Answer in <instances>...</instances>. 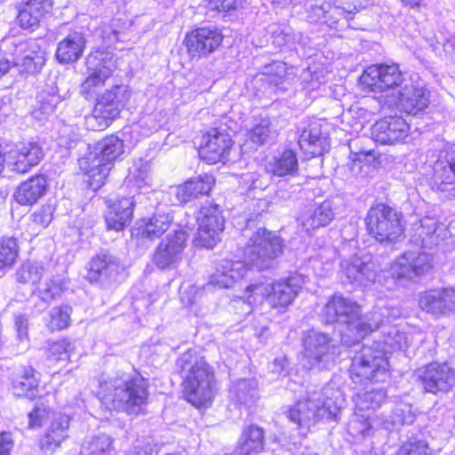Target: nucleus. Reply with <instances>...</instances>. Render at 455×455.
I'll return each mask as SVG.
<instances>
[{"label":"nucleus","mask_w":455,"mask_h":455,"mask_svg":"<svg viewBox=\"0 0 455 455\" xmlns=\"http://www.w3.org/2000/svg\"><path fill=\"white\" fill-rule=\"evenodd\" d=\"M75 347V342L68 339L51 341L48 344L47 360L52 363L70 360Z\"/></svg>","instance_id":"8fccbe9b"},{"label":"nucleus","mask_w":455,"mask_h":455,"mask_svg":"<svg viewBox=\"0 0 455 455\" xmlns=\"http://www.w3.org/2000/svg\"><path fill=\"white\" fill-rule=\"evenodd\" d=\"M172 217L169 213L156 212L151 218L142 219L139 230L140 234L149 239L161 236L170 228Z\"/></svg>","instance_id":"c03bdc74"},{"label":"nucleus","mask_w":455,"mask_h":455,"mask_svg":"<svg viewBox=\"0 0 455 455\" xmlns=\"http://www.w3.org/2000/svg\"><path fill=\"white\" fill-rule=\"evenodd\" d=\"M19 243L13 236H3L0 238V270L12 267L19 256Z\"/></svg>","instance_id":"603ef678"},{"label":"nucleus","mask_w":455,"mask_h":455,"mask_svg":"<svg viewBox=\"0 0 455 455\" xmlns=\"http://www.w3.org/2000/svg\"><path fill=\"white\" fill-rule=\"evenodd\" d=\"M183 375L184 395L196 407L207 406L213 398L214 372L196 350L188 349L176 362Z\"/></svg>","instance_id":"39448f33"},{"label":"nucleus","mask_w":455,"mask_h":455,"mask_svg":"<svg viewBox=\"0 0 455 455\" xmlns=\"http://www.w3.org/2000/svg\"><path fill=\"white\" fill-rule=\"evenodd\" d=\"M303 366L319 371L327 369L339 354L336 341L327 333L307 331L303 337Z\"/></svg>","instance_id":"9b49d317"},{"label":"nucleus","mask_w":455,"mask_h":455,"mask_svg":"<svg viewBox=\"0 0 455 455\" xmlns=\"http://www.w3.org/2000/svg\"><path fill=\"white\" fill-rule=\"evenodd\" d=\"M1 51L5 60L17 68L21 74L34 75L38 73L45 63V52L36 40L20 41L5 38L1 44Z\"/></svg>","instance_id":"0eeeda50"},{"label":"nucleus","mask_w":455,"mask_h":455,"mask_svg":"<svg viewBox=\"0 0 455 455\" xmlns=\"http://www.w3.org/2000/svg\"><path fill=\"white\" fill-rule=\"evenodd\" d=\"M124 152L123 140L111 135L100 140L93 151L78 160L80 170L88 176V182L93 189H98L104 184L115 161Z\"/></svg>","instance_id":"423d86ee"},{"label":"nucleus","mask_w":455,"mask_h":455,"mask_svg":"<svg viewBox=\"0 0 455 455\" xmlns=\"http://www.w3.org/2000/svg\"><path fill=\"white\" fill-rule=\"evenodd\" d=\"M265 171L276 177L295 175L299 171L296 152L291 149H284L280 155L272 156L266 162Z\"/></svg>","instance_id":"a19ab883"},{"label":"nucleus","mask_w":455,"mask_h":455,"mask_svg":"<svg viewBox=\"0 0 455 455\" xmlns=\"http://www.w3.org/2000/svg\"><path fill=\"white\" fill-rule=\"evenodd\" d=\"M336 208L332 200H324L305 211L299 217V223L306 232L328 226L335 218Z\"/></svg>","instance_id":"7c9ffc66"},{"label":"nucleus","mask_w":455,"mask_h":455,"mask_svg":"<svg viewBox=\"0 0 455 455\" xmlns=\"http://www.w3.org/2000/svg\"><path fill=\"white\" fill-rule=\"evenodd\" d=\"M379 314L381 322L375 330L379 327L382 329L383 339L374 341L373 345L379 349H385L386 355L393 351L408 348L411 342L410 336L395 325H385L382 319L383 314L380 312Z\"/></svg>","instance_id":"e433bc0d"},{"label":"nucleus","mask_w":455,"mask_h":455,"mask_svg":"<svg viewBox=\"0 0 455 455\" xmlns=\"http://www.w3.org/2000/svg\"><path fill=\"white\" fill-rule=\"evenodd\" d=\"M37 372L31 366H21L12 380V391L16 396L35 399L39 394Z\"/></svg>","instance_id":"4c0bfd02"},{"label":"nucleus","mask_w":455,"mask_h":455,"mask_svg":"<svg viewBox=\"0 0 455 455\" xmlns=\"http://www.w3.org/2000/svg\"><path fill=\"white\" fill-rule=\"evenodd\" d=\"M402 214L392 207L379 204L369 209L365 224L368 233L381 243H394L403 234Z\"/></svg>","instance_id":"6e6552de"},{"label":"nucleus","mask_w":455,"mask_h":455,"mask_svg":"<svg viewBox=\"0 0 455 455\" xmlns=\"http://www.w3.org/2000/svg\"><path fill=\"white\" fill-rule=\"evenodd\" d=\"M305 283L303 275L293 273L285 279L270 283L268 303L273 307H286L292 303Z\"/></svg>","instance_id":"393cba45"},{"label":"nucleus","mask_w":455,"mask_h":455,"mask_svg":"<svg viewBox=\"0 0 455 455\" xmlns=\"http://www.w3.org/2000/svg\"><path fill=\"white\" fill-rule=\"evenodd\" d=\"M419 308L435 318L455 313V289L451 287L429 289L419 294Z\"/></svg>","instance_id":"a211bd4d"},{"label":"nucleus","mask_w":455,"mask_h":455,"mask_svg":"<svg viewBox=\"0 0 455 455\" xmlns=\"http://www.w3.org/2000/svg\"><path fill=\"white\" fill-rule=\"evenodd\" d=\"M47 181L44 175L34 176L22 182L14 193L15 201L21 205L36 204L46 192Z\"/></svg>","instance_id":"58836bf2"},{"label":"nucleus","mask_w":455,"mask_h":455,"mask_svg":"<svg viewBox=\"0 0 455 455\" xmlns=\"http://www.w3.org/2000/svg\"><path fill=\"white\" fill-rule=\"evenodd\" d=\"M395 455H430V452L425 441L410 440L399 448Z\"/></svg>","instance_id":"69168bd1"},{"label":"nucleus","mask_w":455,"mask_h":455,"mask_svg":"<svg viewBox=\"0 0 455 455\" xmlns=\"http://www.w3.org/2000/svg\"><path fill=\"white\" fill-rule=\"evenodd\" d=\"M223 41L222 34L215 28H200L188 33L184 40L188 55L203 58L215 52Z\"/></svg>","instance_id":"412c9836"},{"label":"nucleus","mask_w":455,"mask_h":455,"mask_svg":"<svg viewBox=\"0 0 455 455\" xmlns=\"http://www.w3.org/2000/svg\"><path fill=\"white\" fill-rule=\"evenodd\" d=\"M135 197H123L108 205L105 222L108 230L121 231L128 226L133 216Z\"/></svg>","instance_id":"473e14b6"},{"label":"nucleus","mask_w":455,"mask_h":455,"mask_svg":"<svg viewBox=\"0 0 455 455\" xmlns=\"http://www.w3.org/2000/svg\"><path fill=\"white\" fill-rule=\"evenodd\" d=\"M326 11L324 24L330 28H335L342 20L347 22L352 19V15H348L347 11L341 7V4L336 3V0H333L332 4L328 3Z\"/></svg>","instance_id":"bf43d9fd"},{"label":"nucleus","mask_w":455,"mask_h":455,"mask_svg":"<svg viewBox=\"0 0 455 455\" xmlns=\"http://www.w3.org/2000/svg\"><path fill=\"white\" fill-rule=\"evenodd\" d=\"M188 237L183 230L169 234L157 246L153 256L154 264L161 269L175 266L182 258Z\"/></svg>","instance_id":"4be33fe9"},{"label":"nucleus","mask_w":455,"mask_h":455,"mask_svg":"<svg viewBox=\"0 0 455 455\" xmlns=\"http://www.w3.org/2000/svg\"><path fill=\"white\" fill-rule=\"evenodd\" d=\"M246 298L249 304H257L263 300L264 298L268 301V294H270V283H253L247 286L245 290Z\"/></svg>","instance_id":"0e129e2a"},{"label":"nucleus","mask_w":455,"mask_h":455,"mask_svg":"<svg viewBox=\"0 0 455 455\" xmlns=\"http://www.w3.org/2000/svg\"><path fill=\"white\" fill-rule=\"evenodd\" d=\"M265 76L270 84L275 85L282 84L284 79L290 76L288 68L284 62L275 61L264 68Z\"/></svg>","instance_id":"4d7b16f0"},{"label":"nucleus","mask_w":455,"mask_h":455,"mask_svg":"<svg viewBox=\"0 0 455 455\" xmlns=\"http://www.w3.org/2000/svg\"><path fill=\"white\" fill-rule=\"evenodd\" d=\"M198 229L196 243L204 248H213L220 241L224 230L225 220L221 211L216 204L204 205L197 212Z\"/></svg>","instance_id":"f8f14e48"},{"label":"nucleus","mask_w":455,"mask_h":455,"mask_svg":"<svg viewBox=\"0 0 455 455\" xmlns=\"http://www.w3.org/2000/svg\"><path fill=\"white\" fill-rule=\"evenodd\" d=\"M268 183L267 178L257 172L243 173L239 180L240 187L246 190H263L268 186Z\"/></svg>","instance_id":"680f3d73"},{"label":"nucleus","mask_w":455,"mask_h":455,"mask_svg":"<svg viewBox=\"0 0 455 455\" xmlns=\"http://www.w3.org/2000/svg\"><path fill=\"white\" fill-rule=\"evenodd\" d=\"M273 44L281 49L295 52L299 58H309L315 53V44L301 32L288 25L274 24L270 27Z\"/></svg>","instance_id":"f3484780"},{"label":"nucleus","mask_w":455,"mask_h":455,"mask_svg":"<svg viewBox=\"0 0 455 455\" xmlns=\"http://www.w3.org/2000/svg\"><path fill=\"white\" fill-rule=\"evenodd\" d=\"M123 270L124 266L120 259L108 251H101L91 259L86 279L91 283H98L102 288H108L116 283Z\"/></svg>","instance_id":"ddd939ff"},{"label":"nucleus","mask_w":455,"mask_h":455,"mask_svg":"<svg viewBox=\"0 0 455 455\" xmlns=\"http://www.w3.org/2000/svg\"><path fill=\"white\" fill-rule=\"evenodd\" d=\"M72 307L68 305H62L52 308L49 313L50 321L48 328L51 331H60L68 327Z\"/></svg>","instance_id":"864d4df0"},{"label":"nucleus","mask_w":455,"mask_h":455,"mask_svg":"<svg viewBox=\"0 0 455 455\" xmlns=\"http://www.w3.org/2000/svg\"><path fill=\"white\" fill-rule=\"evenodd\" d=\"M85 38L80 33L69 34L58 44L56 59L61 64L77 61L85 49Z\"/></svg>","instance_id":"ea45409f"},{"label":"nucleus","mask_w":455,"mask_h":455,"mask_svg":"<svg viewBox=\"0 0 455 455\" xmlns=\"http://www.w3.org/2000/svg\"><path fill=\"white\" fill-rule=\"evenodd\" d=\"M404 78L399 67L395 64H379L368 67L360 77L363 85L371 92H392L400 86Z\"/></svg>","instance_id":"4468645a"},{"label":"nucleus","mask_w":455,"mask_h":455,"mask_svg":"<svg viewBox=\"0 0 455 455\" xmlns=\"http://www.w3.org/2000/svg\"><path fill=\"white\" fill-rule=\"evenodd\" d=\"M298 143L306 155L312 156L323 155L329 148L327 138L322 133L320 124L315 122L302 130Z\"/></svg>","instance_id":"f704fd0d"},{"label":"nucleus","mask_w":455,"mask_h":455,"mask_svg":"<svg viewBox=\"0 0 455 455\" xmlns=\"http://www.w3.org/2000/svg\"><path fill=\"white\" fill-rule=\"evenodd\" d=\"M115 119L112 116L98 112L97 107L94 106L92 114L85 117V125L88 130L102 131L108 128Z\"/></svg>","instance_id":"052dcab7"},{"label":"nucleus","mask_w":455,"mask_h":455,"mask_svg":"<svg viewBox=\"0 0 455 455\" xmlns=\"http://www.w3.org/2000/svg\"><path fill=\"white\" fill-rule=\"evenodd\" d=\"M377 273L376 265L369 257L354 255L340 263V278L344 284L368 286L375 282Z\"/></svg>","instance_id":"6ab92c4d"},{"label":"nucleus","mask_w":455,"mask_h":455,"mask_svg":"<svg viewBox=\"0 0 455 455\" xmlns=\"http://www.w3.org/2000/svg\"><path fill=\"white\" fill-rule=\"evenodd\" d=\"M53 211L51 204L43 205L30 216L32 223L41 228H46L52 220Z\"/></svg>","instance_id":"338daca9"},{"label":"nucleus","mask_w":455,"mask_h":455,"mask_svg":"<svg viewBox=\"0 0 455 455\" xmlns=\"http://www.w3.org/2000/svg\"><path fill=\"white\" fill-rule=\"evenodd\" d=\"M264 449V430L255 425L243 428L238 441V455H256Z\"/></svg>","instance_id":"79ce46f5"},{"label":"nucleus","mask_w":455,"mask_h":455,"mask_svg":"<svg viewBox=\"0 0 455 455\" xmlns=\"http://www.w3.org/2000/svg\"><path fill=\"white\" fill-rule=\"evenodd\" d=\"M214 182V177L208 173L193 177L176 188V198L184 204L200 196L208 195Z\"/></svg>","instance_id":"c9c22d12"},{"label":"nucleus","mask_w":455,"mask_h":455,"mask_svg":"<svg viewBox=\"0 0 455 455\" xmlns=\"http://www.w3.org/2000/svg\"><path fill=\"white\" fill-rule=\"evenodd\" d=\"M345 402L341 390L330 382L320 391L308 392L304 400H299L288 411L287 418L296 425L300 435H306L319 420L338 422Z\"/></svg>","instance_id":"f03ea898"},{"label":"nucleus","mask_w":455,"mask_h":455,"mask_svg":"<svg viewBox=\"0 0 455 455\" xmlns=\"http://www.w3.org/2000/svg\"><path fill=\"white\" fill-rule=\"evenodd\" d=\"M44 275V267L41 262L27 260L15 272V279L20 284L36 286Z\"/></svg>","instance_id":"a18cd8bd"},{"label":"nucleus","mask_w":455,"mask_h":455,"mask_svg":"<svg viewBox=\"0 0 455 455\" xmlns=\"http://www.w3.org/2000/svg\"><path fill=\"white\" fill-rule=\"evenodd\" d=\"M446 233L447 229L436 220L426 217L413 224L411 240L415 245L432 249L438 245Z\"/></svg>","instance_id":"c756f323"},{"label":"nucleus","mask_w":455,"mask_h":455,"mask_svg":"<svg viewBox=\"0 0 455 455\" xmlns=\"http://www.w3.org/2000/svg\"><path fill=\"white\" fill-rule=\"evenodd\" d=\"M371 427L372 425L369 415L355 413L348 423L347 431L355 437L365 436L369 435Z\"/></svg>","instance_id":"13d9d810"},{"label":"nucleus","mask_w":455,"mask_h":455,"mask_svg":"<svg viewBox=\"0 0 455 455\" xmlns=\"http://www.w3.org/2000/svg\"><path fill=\"white\" fill-rule=\"evenodd\" d=\"M44 157L42 148L34 141L20 142L6 154V164L12 171L25 173Z\"/></svg>","instance_id":"b1692460"},{"label":"nucleus","mask_w":455,"mask_h":455,"mask_svg":"<svg viewBox=\"0 0 455 455\" xmlns=\"http://www.w3.org/2000/svg\"><path fill=\"white\" fill-rule=\"evenodd\" d=\"M149 167L148 163L140 159L133 163L129 169V173L125 179L128 186L135 187L139 189L149 185Z\"/></svg>","instance_id":"3c124183"},{"label":"nucleus","mask_w":455,"mask_h":455,"mask_svg":"<svg viewBox=\"0 0 455 455\" xmlns=\"http://www.w3.org/2000/svg\"><path fill=\"white\" fill-rule=\"evenodd\" d=\"M416 419V412L411 403H397L388 414L377 416L372 423L388 432L397 431L403 426L411 425Z\"/></svg>","instance_id":"72a5a7b5"},{"label":"nucleus","mask_w":455,"mask_h":455,"mask_svg":"<svg viewBox=\"0 0 455 455\" xmlns=\"http://www.w3.org/2000/svg\"><path fill=\"white\" fill-rule=\"evenodd\" d=\"M52 413L55 412L44 403H36L34 409L28 413L29 428L40 427L46 419H52Z\"/></svg>","instance_id":"e2e57ef3"},{"label":"nucleus","mask_w":455,"mask_h":455,"mask_svg":"<svg viewBox=\"0 0 455 455\" xmlns=\"http://www.w3.org/2000/svg\"><path fill=\"white\" fill-rule=\"evenodd\" d=\"M283 252V243L278 235L265 228H259L250 237L244 248V262L223 259L208 285L229 288L246 273V265L259 270L269 268Z\"/></svg>","instance_id":"f257e3e1"},{"label":"nucleus","mask_w":455,"mask_h":455,"mask_svg":"<svg viewBox=\"0 0 455 455\" xmlns=\"http://www.w3.org/2000/svg\"><path fill=\"white\" fill-rule=\"evenodd\" d=\"M230 398L235 403L252 405L258 399V382L255 379H242L233 383Z\"/></svg>","instance_id":"37998d69"},{"label":"nucleus","mask_w":455,"mask_h":455,"mask_svg":"<svg viewBox=\"0 0 455 455\" xmlns=\"http://www.w3.org/2000/svg\"><path fill=\"white\" fill-rule=\"evenodd\" d=\"M274 134L275 132L270 127L269 119L265 118L248 132L247 137L253 144L260 146L267 143Z\"/></svg>","instance_id":"5fc2aeb1"},{"label":"nucleus","mask_w":455,"mask_h":455,"mask_svg":"<svg viewBox=\"0 0 455 455\" xmlns=\"http://www.w3.org/2000/svg\"><path fill=\"white\" fill-rule=\"evenodd\" d=\"M87 76L80 85V93L86 100H96L112 76L116 63L110 52L97 49L86 58Z\"/></svg>","instance_id":"9d476101"},{"label":"nucleus","mask_w":455,"mask_h":455,"mask_svg":"<svg viewBox=\"0 0 455 455\" xmlns=\"http://www.w3.org/2000/svg\"><path fill=\"white\" fill-rule=\"evenodd\" d=\"M299 79L303 88L308 92L318 89L324 83L323 72L319 71L316 67H309L304 69L299 76Z\"/></svg>","instance_id":"6e6d98bb"},{"label":"nucleus","mask_w":455,"mask_h":455,"mask_svg":"<svg viewBox=\"0 0 455 455\" xmlns=\"http://www.w3.org/2000/svg\"><path fill=\"white\" fill-rule=\"evenodd\" d=\"M70 418L61 412L52 413L51 424L41 437L39 446L44 455H53L68 437Z\"/></svg>","instance_id":"a878e982"},{"label":"nucleus","mask_w":455,"mask_h":455,"mask_svg":"<svg viewBox=\"0 0 455 455\" xmlns=\"http://www.w3.org/2000/svg\"><path fill=\"white\" fill-rule=\"evenodd\" d=\"M114 439L101 434L91 437L82 445L81 455H111L114 451Z\"/></svg>","instance_id":"49530a36"},{"label":"nucleus","mask_w":455,"mask_h":455,"mask_svg":"<svg viewBox=\"0 0 455 455\" xmlns=\"http://www.w3.org/2000/svg\"><path fill=\"white\" fill-rule=\"evenodd\" d=\"M132 90L125 84H116L96 99L97 111L117 118L129 102Z\"/></svg>","instance_id":"c85d7f7f"},{"label":"nucleus","mask_w":455,"mask_h":455,"mask_svg":"<svg viewBox=\"0 0 455 455\" xmlns=\"http://www.w3.org/2000/svg\"><path fill=\"white\" fill-rule=\"evenodd\" d=\"M204 140V144L199 149V156L208 164L221 161L228 154L232 146L229 134L217 128L209 131Z\"/></svg>","instance_id":"cd10ccee"},{"label":"nucleus","mask_w":455,"mask_h":455,"mask_svg":"<svg viewBox=\"0 0 455 455\" xmlns=\"http://www.w3.org/2000/svg\"><path fill=\"white\" fill-rule=\"evenodd\" d=\"M429 185L432 189L446 193V198H455V148L444 155L441 154L435 162Z\"/></svg>","instance_id":"aec40b11"},{"label":"nucleus","mask_w":455,"mask_h":455,"mask_svg":"<svg viewBox=\"0 0 455 455\" xmlns=\"http://www.w3.org/2000/svg\"><path fill=\"white\" fill-rule=\"evenodd\" d=\"M431 267L430 254L409 251L391 264L388 274L395 282L402 283L427 274Z\"/></svg>","instance_id":"2eb2a0df"},{"label":"nucleus","mask_w":455,"mask_h":455,"mask_svg":"<svg viewBox=\"0 0 455 455\" xmlns=\"http://www.w3.org/2000/svg\"><path fill=\"white\" fill-rule=\"evenodd\" d=\"M60 102V97L53 89L52 92H42L37 96V105L32 111L33 117L40 121L46 119L53 114Z\"/></svg>","instance_id":"de8ad7c7"},{"label":"nucleus","mask_w":455,"mask_h":455,"mask_svg":"<svg viewBox=\"0 0 455 455\" xmlns=\"http://www.w3.org/2000/svg\"><path fill=\"white\" fill-rule=\"evenodd\" d=\"M410 126L402 116H389L377 121L371 127L372 140L381 145H393L405 140Z\"/></svg>","instance_id":"5701e85b"},{"label":"nucleus","mask_w":455,"mask_h":455,"mask_svg":"<svg viewBox=\"0 0 455 455\" xmlns=\"http://www.w3.org/2000/svg\"><path fill=\"white\" fill-rule=\"evenodd\" d=\"M429 92L423 86L405 85L398 91L395 98L389 101L402 111L409 115H417L424 111L429 105Z\"/></svg>","instance_id":"bb28decb"},{"label":"nucleus","mask_w":455,"mask_h":455,"mask_svg":"<svg viewBox=\"0 0 455 455\" xmlns=\"http://www.w3.org/2000/svg\"><path fill=\"white\" fill-rule=\"evenodd\" d=\"M388 360L385 349L363 345L355 355L350 366L351 379L355 383L363 381H384L387 377Z\"/></svg>","instance_id":"1a4fd4ad"},{"label":"nucleus","mask_w":455,"mask_h":455,"mask_svg":"<svg viewBox=\"0 0 455 455\" xmlns=\"http://www.w3.org/2000/svg\"><path fill=\"white\" fill-rule=\"evenodd\" d=\"M426 392L446 394L455 386V371L448 363H431L417 371Z\"/></svg>","instance_id":"dca6fc26"},{"label":"nucleus","mask_w":455,"mask_h":455,"mask_svg":"<svg viewBox=\"0 0 455 455\" xmlns=\"http://www.w3.org/2000/svg\"><path fill=\"white\" fill-rule=\"evenodd\" d=\"M157 446L149 440H137L127 455H157Z\"/></svg>","instance_id":"774afa93"},{"label":"nucleus","mask_w":455,"mask_h":455,"mask_svg":"<svg viewBox=\"0 0 455 455\" xmlns=\"http://www.w3.org/2000/svg\"><path fill=\"white\" fill-rule=\"evenodd\" d=\"M386 398L387 393L382 388L359 392L355 397V408L360 411H374L380 407Z\"/></svg>","instance_id":"09e8293b"},{"label":"nucleus","mask_w":455,"mask_h":455,"mask_svg":"<svg viewBox=\"0 0 455 455\" xmlns=\"http://www.w3.org/2000/svg\"><path fill=\"white\" fill-rule=\"evenodd\" d=\"M148 380L140 374L116 376L100 383L98 397L109 411L139 415L148 401Z\"/></svg>","instance_id":"20e7f679"},{"label":"nucleus","mask_w":455,"mask_h":455,"mask_svg":"<svg viewBox=\"0 0 455 455\" xmlns=\"http://www.w3.org/2000/svg\"><path fill=\"white\" fill-rule=\"evenodd\" d=\"M52 8V0H22L18 22L22 28L34 30Z\"/></svg>","instance_id":"2f4dec72"},{"label":"nucleus","mask_w":455,"mask_h":455,"mask_svg":"<svg viewBox=\"0 0 455 455\" xmlns=\"http://www.w3.org/2000/svg\"><path fill=\"white\" fill-rule=\"evenodd\" d=\"M381 315L373 311L362 317L361 308L355 301L335 294L322 310V318L326 323H338L344 325L340 331L341 342L347 347L359 343L379 325Z\"/></svg>","instance_id":"7ed1b4c3"}]
</instances>
